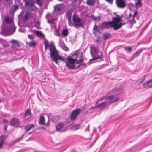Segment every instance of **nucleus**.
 <instances>
[{"label": "nucleus", "mask_w": 152, "mask_h": 152, "mask_svg": "<svg viewBox=\"0 0 152 152\" xmlns=\"http://www.w3.org/2000/svg\"><path fill=\"white\" fill-rule=\"evenodd\" d=\"M50 56L51 59L56 63L58 64V60H61L66 62V65L69 69H76L80 66V64H78V65L76 64L75 60L72 57L71 58L69 57L65 58L63 59L62 57L60 56L56 50L55 46L51 45L50 49Z\"/></svg>", "instance_id": "obj_1"}, {"label": "nucleus", "mask_w": 152, "mask_h": 152, "mask_svg": "<svg viewBox=\"0 0 152 152\" xmlns=\"http://www.w3.org/2000/svg\"><path fill=\"white\" fill-rule=\"evenodd\" d=\"M73 25L75 28L83 27L84 24L82 19L74 14L72 16Z\"/></svg>", "instance_id": "obj_2"}, {"label": "nucleus", "mask_w": 152, "mask_h": 152, "mask_svg": "<svg viewBox=\"0 0 152 152\" xmlns=\"http://www.w3.org/2000/svg\"><path fill=\"white\" fill-rule=\"evenodd\" d=\"M118 26H117L115 25L112 21L108 22H104L102 23L101 24V27L102 28L108 29L110 28H113L115 30L118 29Z\"/></svg>", "instance_id": "obj_3"}, {"label": "nucleus", "mask_w": 152, "mask_h": 152, "mask_svg": "<svg viewBox=\"0 0 152 152\" xmlns=\"http://www.w3.org/2000/svg\"><path fill=\"white\" fill-rule=\"evenodd\" d=\"M122 17L120 16L119 15H117L116 17H113V22L115 24V25L117 26H118V29L121 28L123 25H125L126 23H121L122 20L121 19Z\"/></svg>", "instance_id": "obj_4"}, {"label": "nucleus", "mask_w": 152, "mask_h": 152, "mask_svg": "<svg viewBox=\"0 0 152 152\" xmlns=\"http://www.w3.org/2000/svg\"><path fill=\"white\" fill-rule=\"evenodd\" d=\"M126 0H115V3L117 7L120 8H124L126 6Z\"/></svg>", "instance_id": "obj_5"}, {"label": "nucleus", "mask_w": 152, "mask_h": 152, "mask_svg": "<svg viewBox=\"0 0 152 152\" xmlns=\"http://www.w3.org/2000/svg\"><path fill=\"white\" fill-rule=\"evenodd\" d=\"M82 55L81 54H78L77 55L76 54H74L72 56L73 58H74L75 60L76 63L78 65L81 62L83 61L84 60L82 59Z\"/></svg>", "instance_id": "obj_6"}, {"label": "nucleus", "mask_w": 152, "mask_h": 152, "mask_svg": "<svg viewBox=\"0 0 152 152\" xmlns=\"http://www.w3.org/2000/svg\"><path fill=\"white\" fill-rule=\"evenodd\" d=\"M81 111V109L80 108H77L73 110L71 113L70 118L72 120H74L75 119L76 117L78 115Z\"/></svg>", "instance_id": "obj_7"}, {"label": "nucleus", "mask_w": 152, "mask_h": 152, "mask_svg": "<svg viewBox=\"0 0 152 152\" xmlns=\"http://www.w3.org/2000/svg\"><path fill=\"white\" fill-rule=\"evenodd\" d=\"M119 99L117 97H114L113 95H111L105 98V100L107 102V103L111 104L114 102L118 100Z\"/></svg>", "instance_id": "obj_8"}, {"label": "nucleus", "mask_w": 152, "mask_h": 152, "mask_svg": "<svg viewBox=\"0 0 152 152\" xmlns=\"http://www.w3.org/2000/svg\"><path fill=\"white\" fill-rule=\"evenodd\" d=\"M53 7L54 12H60L64 9V5L62 4H57L55 5Z\"/></svg>", "instance_id": "obj_9"}, {"label": "nucleus", "mask_w": 152, "mask_h": 152, "mask_svg": "<svg viewBox=\"0 0 152 152\" xmlns=\"http://www.w3.org/2000/svg\"><path fill=\"white\" fill-rule=\"evenodd\" d=\"M122 90L121 88H115L113 89L110 92V94H113L115 95H118L121 94Z\"/></svg>", "instance_id": "obj_10"}, {"label": "nucleus", "mask_w": 152, "mask_h": 152, "mask_svg": "<svg viewBox=\"0 0 152 152\" xmlns=\"http://www.w3.org/2000/svg\"><path fill=\"white\" fill-rule=\"evenodd\" d=\"M138 12L137 10H136L134 12V13L132 17V19L128 21V22L129 24L132 25L133 24L135 23L136 21L135 19V17L137 15Z\"/></svg>", "instance_id": "obj_11"}, {"label": "nucleus", "mask_w": 152, "mask_h": 152, "mask_svg": "<svg viewBox=\"0 0 152 152\" xmlns=\"http://www.w3.org/2000/svg\"><path fill=\"white\" fill-rule=\"evenodd\" d=\"M12 43L11 48H16L20 47V44L15 40H12L11 41Z\"/></svg>", "instance_id": "obj_12"}, {"label": "nucleus", "mask_w": 152, "mask_h": 152, "mask_svg": "<svg viewBox=\"0 0 152 152\" xmlns=\"http://www.w3.org/2000/svg\"><path fill=\"white\" fill-rule=\"evenodd\" d=\"M107 102H102L97 106H95L94 107L96 109L98 108H101L102 109L106 107V104Z\"/></svg>", "instance_id": "obj_13"}, {"label": "nucleus", "mask_w": 152, "mask_h": 152, "mask_svg": "<svg viewBox=\"0 0 152 152\" xmlns=\"http://www.w3.org/2000/svg\"><path fill=\"white\" fill-rule=\"evenodd\" d=\"M4 21L5 23L10 24L13 22V19L10 17H9L8 16H6L4 18Z\"/></svg>", "instance_id": "obj_14"}, {"label": "nucleus", "mask_w": 152, "mask_h": 152, "mask_svg": "<svg viewBox=\"0 0 152 152\" xmlns=\"http://www.w3.org/2000/svg\"><path fill=\"white\" fill-rule=\"evenodd\" d=\"M100 32L99 29L97 25L95 24L93 28V33L94 35H96Z\"/></svg>", "instance_id": "obj_15"}, {"label": "nucleus", "mask_w": 152, "mask_h": 152, "mask_svg": "<svg viewBox=\"0 0 152 152\" xmlns=\"http://www.w3.org/2000/svg\"><path fill=\"white\" fill-rule=\"evenodd\" d=\"M19 123V121L18 119L13 118L10 122V125L15 126L18 124Z\"/></svg>", "instance_id": "obj_16"}, {"label": "nucleus", "mask_w": 152, "mask_h": 152, "mask_svg": "<svg viewBox=\"0 0 152 152\" xmlns=\"http://www.w3.org/2000/svg\"><path fill=\"white\" fill-rule=\"evenodd\" d=\"M143 87L145 88H150L152 87V82L151 80L143 84Z\"/></svg>", "instance_id": "obj_17"}, {"label": "nucleus", "mask_w": 152, "mask_h": 152, "mask_svg": "<svg viewBox=\"0 0 152 152\" xmlns=\"http://www.w3.org/2000/svg\"><path fill=\"white\" fill-rule=\"evenodd\" d=\"M27 116H28L29 118L31 117V112L29 109H28L26 110L24 114L25 118L27 120H28V118H27Z\"/></svg>", "instance_id": "obj_18"}, {"label": "nucleus", "mask_w": 152, "mask_h": 152, "mask_svg": "<svg viewBox=\"0 0 152 152\" xmlns=\"http://www.w3.org/2000/svg\"><path fill=\"white\" fill-rule=\"evenodd\" d=\"M142 6L141 0H137V2L135 3V8L138 9L141 7Z\"/></svg>", "instance_id": "obj_19"}, {"label": "nucleus", "mask_w": 152, "mask_h": 152, "mask_svg": "<svg viewBox=\"0 0 152 152\" xmlns=\"http://www.w3.org/2000/svg\"><path fill=\"white\" fill-rule=\"evenodd\" d=\"M35 127L34 125L33 124H29L25 126V129L26 132H28L32 128Z\"/></svg>", "instance_id": "obj_20"}, {"label": "nucleus", "mask_w": 152, "mask_h": 152, "mask_svg": "<svg viewBox=\"0 0 152 152\" xmlns=\"http://www.w3.org/2000/svg\"><path fill=\"white\" fill-rule=\"evenodd\" d=\"M60 119V117L58 115L53 116L51 118V121L53 122H56Z\"/></svg>", "instance_id": "obj_21"}, {"label": "nucleus", "mask_w": 152, "mask_h": 152, "mask_svg": "<svg viewBox=\"0 0 152 152\" xmlns=\"http://www.w3.org/2000/svg\"><path fill=\"white\" fill-rule=\"evenodd\" d=\"M96 1V0H87L86 1V4L89 6H93Z\"/></svg>", "instance_id": "obj_22"}, {"label": "nucleus", "mask_w": 152, "mask_h": 152, "mask_svg": "<svg viewBox=\"0 0 152 152\" xmlns=\"http://www.w3.org/2000/svg\"><path fill=\"white\" fill-rule=\"evenodd\" d=\"M5 138L4 136L0 137V149L1 148L4 143Z\"/></svg>", "instance_id": "obj_23"}, {"label": "nucleus", "mask_w": 152, "mask_h": 152, "mask_svg": "<svg viewBox=\"0 0 152 152\" xmlns=\"http://www.w3.org/2000/svg\"><path fill=\"white\" fill-rule=\"evenodd\" d=\"M64 126L63 123H60L56 126V128L57 131H58L62 129Z\"/></svg>", "instance_id": "obj_24"}, {"label": "nucleus", "mask_w": 152, "mask_h": 152, "mask_svg": "<svg viewBox=\"0 0 152 152\" xmlns=\"http://www.w3.org/2000/svg\"><path fill=\"white\" fill-rule=\"evenodd\" d=\"M142 50L141 49H139L135 53L132 54V57L133 58H135L136 56H139L140 53L142 52Z\"/></svg>", "instance_id": "obj_25"}, {"label": "nucleus", "mask_w": 152, "mask_h": 152, "mask_svg": "<svg viewBox=\"0 0 152 152\" xmlns=\"http://www.w3.org/2000/svg\"><path fill=\"white\" fill-rule=\"evenodd\" d=\"M23 1L25 3L26 6L29 7L33 5V3L32 2L30 1V0H23Z\"/></svg>", "instance_id": "obj_26"}, {"label": "nucleus", "mask_w": 152, "mask_h": 152, "mask_svg": "<svg viewBox=\"0 0 152 152\" xmlns=\"http://www.w3.org/2000/svg\"><path fill=\"white\" fill-rule=\"evenodd\" d=\"M111 37V36L110 34L105 33L103 35V38L104 40Z\"/></svg>", "instance_id": "obj_27"}, {"label": "nucleus", "mask_w": 152, "mask_h": 152, "mask_svg": "<svg viewBox=\"0 0 152 152\" xmlns=\"http://www.w3.org/2000/svg\"><path fill=\"white\" fill-rule=\"evenodd\" d=\"M18 5H15L13 6L11 8L10 12L11 13H13L18 9Z\"/></svg>", "instance_id": "obj_28"}, {"label": "nucleus", "mask_w": 152, "mask_h": 152, "mask_svg": "<svg viewBox=\"0 0 152 152\" xmlns=\"http://www.w3.org/2000/svg\"><path fill=\"white\" fill-rule=\"evenodd\" d=\"M43 43L45 45V50H46V49H48V48L50 46V45H52V44H51L50 45L48 42L47 40L45 41ZM52 45H53L52 44ZM53 46H55L54 45H53Z\"/></svg>", "instance_id": "obj_29"}, {"label": "nucleus", "mask_w": 152, "mask_h": 152, "mask_svg": "<svg viewBox=\"0 0 152 152\" xmlns=\"http://www.w3.org/2000/svg\"><path fill=\"white\" fill-rule=\"evenodd\" d=\"M103 56H102V53H101V55H98L96 57H93V58L92 59H90V61H91L92 60H96L97 59H102V58Z\"/></svg>", "instance_id": "obj_30"}, {"label": "nucleus", "mask_w": 152, "mask_h": 152, "mask_svg": "<svg viewBox=\"0 0 152 152\" xmlns=\"http://www.w3.org/2000/svg\"><path fill=\"white\" fill-rule=\"evenodd\" d=\"M4 4L7 5H10L13 4L12 0H4Z\"/></svg>", "instance_id": "obj_31"}, {"label": "nucleus", "mask_w": 152, "mask_h": 152, "mask_svg": "<svg viewBox=\"0 0 152 152\" xmlns=\"http://www.w3.org/2000/svg\"><path fill=\"white\" fill-rule=\"evenodd\" d=\"M35 33L37 35L38 37H43L44 36L43 34L41 31H35Z\"/></svg>", "instance_id": "obj_32"}, {"label": "nucleus", "mask_w": 152, "mask_h": 152, "mask_svg": "<svg viewBox=\"0 0 152 152\" xmlns=\"http://www.w3.org/2000/svg\"><path fill=\"white\" fill-rule=\"evenodd\" d=\"M36 44V43L34 40L28 43V45L30 47H34Z\"/></svg>", "instance_id": "obj_33"}, {"label": "nucleus", "mask_w": 152, "mask_h": 152, "mask_svg": "<svg viewBox=\"0 0 152 152\" xmlns=\"http://www.w3.org/2000/svg\"><path fill=\"white\" fill-rule=\"evenodd\" d=\"M91 18L94 21H99L101 19V18L99 17H96L94 15H93L91 16Z\"/></svg>", "instance_id": "obj_34"}, {"label": "nucleus", "mask_w": 152, "mask_h": 152, "mask_svg": "<svg viewBox=\"0 0 152 152\" xmlns=\"http://www.w3.org/2000/svg\"><path fill=\"white\" fill-rule=\"evenodd\" d=\"M68 33V31L67 29H64L62 31V34L64 36H66L67 35Z\"/></svg>", "instance_id": "obj_35"}, {"label": "nucleus", "mask_w": 152, "mask_h": 152, "mask_svg": "<svg viewBox=\"0 0 152 152\" xmlns=\"http://www.w3.org/2000/svg\"><path fill=\"white\" fill-rule=\"evenodd\" d=\"M40 121L41 122V123L42 124H45V120L44 118V117L43 116H41L40 117Z\"/></svg>", "instance_id": "obj_36"}, {"label": "nucleus", "mask_w": 152, "mask_h": 152, "mask_svg": "<svg viewBox=\"0 0 152 152\" xmlns=\"http://www.w3.org/2000/svg\"><path fill=\"white\" fill-rule=\"evenodd\" d=\"M72 11L71 10H69L67 11L66 13V17H71L72 14Z\"/></svg>", "instance_id": "obj_37"}, {"label": "nucleus", "mask_w": 152, "mask_h": 152, "mask_svg": "<svg viewBox=\"0 0 152 152\" xmlns=\"http://www.w3.org/2000/svg\"><path fill=\"white\" fill-rule=\"evenodd\" d=\"M145 77V76H142L140 79L137 80V82L139 83H142L144 80Z\"/></svg>", "instance_id": "obj_38"}, {"label": "nucleus", "mask_w": 152, "mask_h": 152, "mask_svg": "<svg viewBox=\"0 0 152 152\" xmlns=\"http://www.w3.org/2000/svg\"><path fill=\"white\" fill-rule=\"evenodd\" d=\"M67 20H68V23L69 25L70 26H71V24H72L71 17H67Z\"/></svg>", "instance_id": "obj_39"}, {"label": "nucleus", "mask_w": 152, "mask_h": 152, "mask_svg": "<svg viewBox=\"0 0 152 152\" xmlns=\"http://www.w3.org/2000/svg\"><path fill=\"white\" fill-rule=\"evenodd\" d=\"M29 9L31 10H33L34 9L36 8L34 4H33V5L32 6H29Z\"/></svg>", "instance_id": "obj_40"}, {"label": "nucleus", "mask_w": 152, "mask_h": 152, "mask_svg": "<svg viewBox=\"0 0 152 152\" xmlns=\"http://www.w3.org/2000/svg\"><path fill=\"white\" fill-rule=\"evenodd\" d=\"M80 126L79 125H77L74 126L73 128L75 130H76L80 128Z\"/></svg>", "instance_id": "obj_41"}, {"label": "nucleus", "mask_w": 152, "mask_h": 152, "mask_svg": "<svg viewBox=\"0 0 152 152\" xmlns=\"http://www.w3.org/2000/svg\"><path fill=\"white\" fill-rule=\"evenodd\" d=\"M132 48L131 47H125V50L126 51L128 50L129 52H130L132 50Z\"/></svg>", "instance_id": "obj_42"}, {"label": "nucleus", "mask_w": 152, "mask_h": 152, "mask_svg": "<svg viewBox=\"0 0 152 152\" xmlns=\"http://www.w3.org/2000/svg\"><path fill=\"white\" fill-rule=\"evenodd\" d=\"M28 38L31 40L32 41L34 40V37L32 35H28Z\"/></svg>", "instance_id": "obj_43"}, {"label": "nucleus", "mask_w": 152, "mask_h": 152, "mask_svg": "<svg viewBox=\"0 0 152 152\" xmlns=\"http://www.w3.org/2000/svg\"><path fill=\"white\" fill-rule=\"evenodd\" d=\"M40 26V24L39 22H37L34 24V26L37 28H39Z\"/></svg>", "instance_id": "obj_44"}, {"label": "nucleus", "mask_w": 152, "mask_h": 152, "mask_svg": "<svg viewBox=\"0 0 152 152\" xmlns=\"http://www.w3.org/2000/svg\"><path fill=\"white\" fill-rule=\"evenodd\" d=\"M94 51L96 54H97L98 53L99 50L98 49H97L95 48H94Z\"/></svg>", "instance_id": "obj_45"}, {"label": "nucleus", "mask_w": 152, "mask_h": 152, "mask_svg": "<svg viewBox=\"0 0 152 152\" xmlns=\"http://www.w3.org/2000/svg\"><path fill=\"white\" fill-rule=\"evenodd\" d=\"M132 16V13H129L128 15L126 17V19H129V18Z\"/></svg>", "instance_id": "obj_46"}, {"label": "nucleus", "mask_w": 152, "mask_h": 152, "mask_svg": "<svg viewBox=\"0 0 152 152\" xmlns=\"http://www.w3.org/2000/svg\"><path fill=\"white\" fill-rule=\"evenodd\" d=\"M56 33L58 36L59 37L60 36V34L59 33V30L58 29H57L56 28Z\"/></svg>", "instance_id": "obj_47"}, {"label": "nucleus", "mask_w": 152, "mask_h": 152, "mask_svg": "<svg viewBox=\"0 0 152 152\" xmlns=\"http://www.w3.org/2000/svg\"><path fill=\"white\" fill-rule=\"evenodd\" d=\"M23 137V136H22L21 137H20L19 138H18L15 141L16 142H19L22 139V138Z\"/></svg>", "instance_id": "obj_48"}, {"label": "nucleus", "mask_w": 152, "mask_h": 152, "mask_svg": "<svg viewBox=\"0 0 152 152\" xmlns=\"http://www.w3.org/2000/svg\"><path fill=\"white\" fill-rule=\"evenodd\" d=\"M3 122L5 124H7L8 121L7 119H4Z\"/></svg>", "instance_id": "obj_49"}, {"label": "nucleus", "mask_w": 152, "mask_h": 152, "mask_svg": "<svg viewBox=\"0 0 152 152\" xmlns=\"http://www.w3.org/2000/svg\"><path fill=\"white\" fill-rule=\"evenodd\" d=\"M107 2L109 3L112 4L113 3V0H105Z\"/></svg>", "instance_id": "obj_50"}, {"label": "nucleus", "mask_w": 152, "mask_h": 152, "mask_svg": "<svg viewBox=\"0 0 152 152\" xmlns=\"http://www.w3.org/2000/svg\"><path fill=\"white\" fill-rule=\"evenodd\" d=\"M24 18L26 19V20H28V16L27 15H26V14L25 15H24Z\"/></svg>", "instance_id": "obj_51"}, {"label": "nucleus", "mask_w": 152, "mask_h": 152, "mask_svg": "<svg viewBox=\"0 0 152 152\" xmlns=\"http://www.w3.org/2000/svg\"><path fill=\"white\" fill-rule=\"evenodd\" d=\"M104 98V97L101 98L100 99H99L98 100V102L99 101H101Z\"/></svg>", "instance_id": "obj_52"}, {"label": "nucleus", "mask_w": 152, "mask_h": 152, "mask_svg": "<svg viewBox=\"0 0 152 152\" xmlns=\"http://www.w3.org/2000/svg\"><path fill=\"white\" fill-rule=\"evenodd\" d=\"M7 126H6L4 127V130H7Z\"/></svg>", "instance_id": "obj_53"}, {"label": "nucleus", "mask_w": 152, "mask_h": 152, "mask_svg": "<svg viewBox=\"0 0 152 152\" xmlns=\"http://www.w3.org/2000/svg\"><path fill=\"white\" fill-rule=\"evenodd\" d=\"M80 66L81 65H85V64L83 63H82V64H80Z\"/></svg>", "instance_id": "obj_54"}, {"label": "nucleus", "mask_w": 152, "mask_h": 152, "mask_svg": "<svg viewBox=\"0 0 152 152\" xmlns=\"http://www.w3.org/2000/svg\"><path fill=\"white\" fill-rule=\"evenodd\" d=\"M2 102L1 100L0 99V103Z\"/></svg>", "instance_id": "obj_55"}, {"label": "nucleus", "mask_w": 152, "mask_h": 152, "mask_svg": "<svg viewBox=\"0 0 152 152\" xmlns=\"http://www.w3.org/2000/svg\"><path fill=\"white\" fill-rule=\"evenodd\" d=\"M49 23H52V22H49Z\"/></svg>", "instance_id": "obj_56"}, {"label": "nucleus", "mask_w": 152, "mask_h": 152, "mask_svg": "<svg viewBox=\"0 0 152 152\" xmlns=\"http://www.w3.org/2000/svg\"><path fill=\"white\" fill-rule=\"evenodd\" d=\"M59 1H63V0H59Z\"/></svg>", "instance_id": "obj_57"}, {"label": "nucleus", "mask_w": 152, "mask_h": 152, "mask_svg": "<svg viewBox=\"0 0 152 152\" xmlns=\"http://www.w3.org/2000/svg\"><path fill=\"white\" fill-rule=\"evenodd\" d=\"M75 1H76V0H74Z\"/></svg>", "instance_id": "obj_58"}, {"label": "nucleus", "mask_w": 152, "mask_h": 152, "mask_svg": "<svg viewBox=\"0 0 152 152\" xmlns=\"http://www.w3.org/2000/svg\"><path fill=\"white\" fill-rule=\"evenodd\" d=\"M98 40H97V42H98Z\"/></svg>", "instance_id": "obj_59"}, {"label": "nucleus", "mask_w": 152, "mask_h": 152, "mask_svg": "<svg viewBox=\"0 0 152 152\" xmlns=\"http://www.w3.org/2000/svg\"><path fill=\"white\" fill-rule=\"evenodd\" d=\"M2 0H0V1H1Z\"/></svg>", "instance_id": "obj_60"}]
</instances>
